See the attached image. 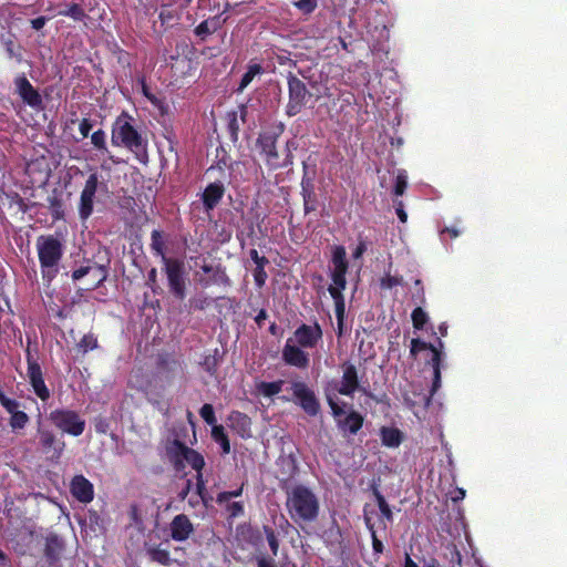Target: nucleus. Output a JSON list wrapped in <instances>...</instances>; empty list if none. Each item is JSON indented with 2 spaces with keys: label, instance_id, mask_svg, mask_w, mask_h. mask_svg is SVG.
Segmentation results:
<instances>
[{
  "label": "nucleus",
  "instance_id": "nucleus-1",
  "mask_svg": "<svg viewBox=\"0 0 567 567\" xmlns=\"http://www.w3.org/2000/svg\"><path fill=\"white\" fill-rule=\"evenodd\" d=\"M284 131L285 125L279 123L275 127L260 132L256 141V147L259 155L264 158L265 164L274 171L289 167L293 164L292 150L297 148V145L293 141H288L286 143L285 156L282 159H280L277 150L278 138L284 133Z\"/></svg>",
  "mask_w": 567,
  "mask_h": 567
},
{
  "label": "nucleus",
  "instance_id": "nucleus-2",
  "mask_svg": "<svg viewBox=\"0 0 567 567\" xmlns=\"http://www.w3.org/2000/svg\"><path fill=\"white\" fill-rule=\"evenodd\" d=\"M133 117L123 111L112 125L111 142L114 146L125 147L141 161L146 157L147 140L133 125Z\"/></svg>",
  "mask_w": 567,
  "mask_h": 567
},
{
  "label": "nucleus",
  "instance_id": "nucleus-3",
  "mask_svg": "<svg viewBox=\"0 0 567 567\" xmlns=\"http://www.w3.org/2000/svg\"><path fill=\"white\" fill-rule=\"evenodd\" d=\"M286 506L292 520L312 522L319 515V499L307 486L299 484L287 492Z\"/></svg>",
  "mask_w": 567,
  "mask_h": 567
},
{
  "label": "nucleus",
  "instance_id": "nucleus-4",
  "mask_svg": "<svg viewBox=\"0 0 567 567\" xmlns=\"http://www.w3.org/2000/svg\"><path fill=\"white\" fill-rule=\"evenodd\" d=\"M37 250L43 280L51 282L58 275V265L63 256V244L54 235H41L37 238Z\"/></svg>",
  "mask_w": 567,
  "mask_h": 567
},
{
  "label": "nucleus",
  "instance_id": "nucleus-5",
  "mask_svg": "<svg viewBox=\"0 0 567 567\" xmlns=\"http://www.w3.org/2000/svg\"><path fill=\"white\" fill-rule=\"evenodd\" d=\"M342 377L338 393L346 396H352L355 392H361L365 396H372L369 390L368 381L362 382L359 377L357 365L347 360L341 363Z\"/></svg>",
  "mask_w": 567,
  "mask_h": 567
},
{
  "label": "nucleus",
  "instance_id": "nucleus-6",
  "mask_svg": "<svg viewBox=\"0 0 567 567\" xmlns=\"http://www.w3.org/2000/svg\"><path fill=\"white\" fill-rule=\"evenodd\" d=\"M48 419L56 429L72 436H80L85 430V420L74 410L55 409Z\"/></svg>",
  "mask_w": 567,
  "mask_h": 567
},
{
  "label": "nucleus",
  "instance_id": "nucleus-7",
  "mask_svg": "<svg viewBox=\"0 0 567 567\" xmlns=\"http://www.w3.org/2000/svg\"><path fill=\"white\" fill-rule=\"evenodd\" d=\"M327 402L331 409L333 417L336 419L338 429L343 434L355 435L362 429L364 417L360 412L351 410L342 419L344 410L338 404V402L330 395H327Z\"/></svg>",
  "mask_w": 567,
  "mask_h": 567
},
{
  "label": "nucleus",
  "instance_id": "nucleus-8",
  "mask_svg": "<svg viewBox=\"0 0 567 567\" xmlns=\"http://www.w3.org/2000/svg\"><path fill=\"white\" fill-rule=\"evenodd\" d=\"M289 100L286 105V114L289 117L296 116L305 107L311 96L303 81L289 72L287 76Z\"/></svg>",
  "mask_w": 567,
  "mask_h": 567
},
{
  "label": "nucleus",
  "instance_id": "nucleus-9",
  "mask_svg": "<svg viewBox=\"0 0 567 567\" xmlns=\"http://www.w3.org/2000/svg\"><path fill=\"white\" fill-rule=\"evenodd\" d=\"M164 264V272L167 277L169 292L178 300L186 297V282L184 262L177 258L167 259Z\"/></svg>",
  "mask_w": 567,
  "mask_h": 567
},
{
  "label": "nucleus",
  "instance_id": "nucleus-10",
  "mask_svg": "<svg viewBox=\"0 0 567 567\" xmlns=\"http://www.w3.org/2000/svg\"><path fill=\"white\" fill-rule=\"evenodd\" d=\"M291 390L295 402L303 410L307 415L316 416L320 412V402L316 396L315 391L311 390L305 382H292Z\"/></svg>",
  "mask_w": 567,
  "mask_h": 567
},
{
  "label": "nucleus",
  "instance_id": "nucleus-11",
  "mask_svg": "<svg viewBox=\"0 0 567 567\" xmlns=\"http://www.w3.org/2000/svg\"><path fill=\"white\" fill-rule=\"evenodd\" d=\"M100 185V176L99 174L92 173L86 178L83 189L80 195V200L78 205L79 217L81 220H86L93 214L94 210V200L96 196V192Z\"/></svg>",
  "mask_w": 567,
  "mask_h": 567
},
{
  "label": "nucleus",
  "instance_id": "nucleus-12",
  "mask_svg": "<svg viewBox=\"0 0 567 567\" xmlns=\"http://www.w3.org/2000/svg\"><path fill=\"white\" fill-rule=\"evenodd\" d=\"M331 262L333 265V270L331 272V280L333 285H330L329 288L346 289V275L349 268V262L347 260V251L343 246L339 245L333 247Z\"/></svg>",
  "mask_w": 567,
  "mask_h": 567
},
{
  "label": "nucleus",
  "instance_id": "nucleus-13",
  "mask_svg": "<svg viewBox=\"0 0 567 567\" xmlns=\"http://www.w3.org/2000/svg\"><path fill=\"white\" fill-rule=\"evenodd\" d=\"M39 446L50 461H59L65 449V442L51 430L38 429Z\"/></svg>",
  "mask_w": 567,
  "mask_h": 567
},
{
  "label": "nucleus",
  "instance_id": "nucleus-14",
  "mask_svg": "<svg viewBox=\"0 0 567 567\" xmlns=\"http://www.w3.org/2000/svg\"><path fill=\"white\" fill-rule=\"evenodd\" d=\"M16 93L20 96L24 104L31 109L39 111L43 109V100L39 91L31 84L24 74L16 76Z\"/></svg>",
  "mask_w": 567,
  "mask_h": 567
},
{
  "label": "nucleus",
  "instance_id": "nucleus-15",
  "mask_svg": "<svg viewBox=\"0 0 567 567\" xmlns=\"http://www.w3.org/2000/svg\"><path fill=\"white\" fill-rule=\"evenodd\" d=\"M27 362H28L27 372H28L29 383H30L33 392L41 401L49 400L51 396V393L44 382L41 365L39 364V362L37 360L31 358L30 353H28Z\"/></svg>",
  "mask_w": 567,
  "mask_h": 567
},
{
  "label": "nucleus",
  "instance_id": "nucleus-16",
  "mask_svg": "<svg viewBox=\"0 0 567 567\" xmlns=\"http://www.w3.org/2000/svg\"><path fill=\"white\" fill-rule=\"evenodd\" d=\"M322 328L316 321L313 324L301 323L293 331V342L305 349H313L322 340Z\"/></svg>",
  "mask_w": 567,
  "mask_h": 567
},
{
  "label": "nucleus",
  "instance_id": "nucleus-17",
  "mask_svg": "<svg viewBox=\"0 0 567 567\" xmlns=\"http://www.w3.org/2000/svg\"><path fill=\"white\" fill-rule=\"evenodd\" d=\"M289 338L282 349V360L287 365L298 369H307L310 363L309 354Z\"/></svg>",
  "mask_w": 567,
  "mask_h": 567
},
{
  "label": "nucleus",
  "instance_id": "nucleus-18",
  "mask_svg": "<svg viewBox=\"0 0 567 567\" xmlns=\"http://www.w3.org/2000/svg\"><path fill=\"white\" fill-rule=\"evenodd\" d=\"M264 536L269 545L271 556L260 554L256 557L258 567H277L275 558L279 551V537L278 533L269 525L262 526Z\"/></svg>",
  "mask_w": 567,
  "mask_h": 567
},
{
  "label": "nucleus",
  "instance_id": "nucleus-19",
  "mask_svg": "<svg viewBox=\"0 0 567 567\" xmlns=\"http://www.w3.org/2000/svg\"><path fill=\"white\" fill-rule=\"evenodd\" d=\"M72 496L81 503H90L94 498L93 484L82 474L75 475L70 483Z\"/></svg>",
  "mask_w": 567,
  "mask_h": 567
},
{
  "label": "nucleus",
  "instance_id": "nucleus-20",
  "mask_svg": "<svg viewBox=\"0 0 567 567\" xmlns=\"http://www.w3.org/2000/svg\"><path fill=\"white\" fill-rule=\"evenodd\" d=\"M171 537L175 542H185L194 533V525L185 514L176 515L169 524Z\"/></svg>",
  "mask_w": 567,
  "mask_h": 567
},
{
  "label": "nucleus",
  "instance_id": "nucleus-21",
  "mask_svg": "<svg viewBox=\"0 0 567 567\" xmlns=\"http://www.w3.org/2000/svg\"><path fill=\"white\" fill-rule=\"evenodd\" d=\"M301 196L303 199V210L305 214H310L317 210V195L315 193L313 179L308 176L307 165L303 163V176L301 178Z\"/></svg>",
  "mask_w": 567,
  "mask_h": 567
},
{
  "label": "nucleus",
  "instance_id": "nucleus-22",
  "mask_svg": "<svg viewBox=\"0 0 567 567\" xmlns=\"http://www.w3.org/2000/svg\"><path fill=\"white\" fill-rule=\"evenodd\" d=\"M225 186L221 182H214L206 186L202 194V202L206 212L213 210L225 194Z\"/></svg>",
  "mask_w": 567,
  "mask_h": 567
},
{
  "label": "nucleus",
  "instance_id": "nucleus-23",
  "mask_svg": "<svg viewBox=\"0 0 567 567\" xmlns=\"http://www.w3.org/2000/svg\"><path fill=\"white\" fill-rule=\"evenodd\" d=\"M229 427L241 437L250 436L251 420L250 417L239 411H231L227 417Z\"/></svg>",
  "mask_w": 567,
  "mask_h": 567
},
{
  "label": "nucleus",
  "instance_id": "nucleus-24",
  "mask_svg": "<svg viewBox=\"0 0 567 567\" xmlns=\"http://www.w3.org/2000/svg\"><path fill=\"white\" fill-rule=\"evenodd\" d=\"M93 274L95 282L92 286V289L97 288L103 281H105L107 277V269L105 266L95 265L92 266H81L72 272V279L74 281L82 279L86 275Z\"/></svg>",
  "mask_w": 567,
  "mask_h": 567
},
{
  "label": "nucleus",
  "instance_id": "nucleus-25",
  "mask_svg": "<svg viewBox=\"0 0 567 567\" xmlns=\"http://www.w3.org/2000/svg\"><path fill=\"white\" fill-rule=\"evenodd\" d=\"M199 284L204 288H208L213 285L230 287L231 280L227 275L225 267H223L221 265H216V269L214 270V272L210 274L208 277L200 278Z\"/></svg>",
  "mask_w": 567,
  "mask_h": 567
},
{
  "label": "nucleus",
  "instance_id": "nucleus-26",
  "mask_svg": "<svg viewBox=\"0 0 567 567\" xmlns=\"http://www.w3.org/2000/svg\"><path fill=\"white\" fill-rule=\"evenodd\" d=\"M184 449L189 447L179 440H173L166 446V454L177 471L184 467V457L186 455V453L183 451Z\"/></svg>",
  "mask_w": 567,
  "mask_h": 567
},
{
  "label": "nucleus",
  "instance_id": "nucleus-27",
  "mask_svg": "<svg viewBox=\"0 0 567 567\" xmlns=\"http://www.w3.org/2000/svg\"><path fill=\"white\" fill-rule=\"evenodd\" d=\"M223 20L220 16L210 17L204 21H202L195 29L194 33L202 41H205L208 35L215 33L223 25Z\"/></svg>",
  "mask_w": 567,
  "mask_h": 567
},
{
  "label": "nucleus",
  "instance_id": "nucleus-28",
  "mask_svg": "<svg viewBox=\"0 0 567 567\" xmlns=\"http://www.w3.org/2000/svg\"><path fill=\"white\" fill-rule=\"evenodd\" d=\"M238 534L248 545L258 549L264 543V532L250 525L240 526Z\"/></svg>",
  "mask_w": 567,
  "mask_h": 567
},
{
  "label": "nucleus",
  "instance_id": "nucleus-29",
  "mask_svg": "<svg viewBox=\"0 0 567 567\" xmlns=\"http://www.w3.org/2000/svg\"><path fill=\"white\" fill-rule=\"evenodd\" d=\"M63 542L56 535L47 537L44 555L50 564L56 563L63 551Z\"/></svg>",
  "mask_w": 567,
  "mask_h": 567
},
{
  "label": "nucleus",
  "instance_id": "nucleus-30",
  "mask_svg": "<svg viewBox=\"0 0 567 567\" xmlns=\"http://www.w3.org/2000/svg\"><path fill=\"white\" fill-rule=\"evenodd\" d=\"M343 290L344 289H341V288H328V291H329L331 298L333 299L334 306H336V317H337V321H338L339 336L342 334V327H343V319H344V311H346L344 298L342 295Z\"/></svg>",
  "mask_w": 567,
  "mask_h": 567
},
{
  "label": "nucleus",
  "instance_id": "nucleus-31",
  "mask_svg": "<svg viewBox=\"0 0 567 567\" xmlns=\"http://www.w3.org/2000/svg\"><path fill=\"white\" fill-rule=\"evenodd\" d=\"M150 246L153 254L157 257H161L162 262L166 261L167 259H171L169 257L166 256L165 239L162 230L154 229L151 233Z\"/></svg>",
  "mask_w": 567,
  "mask_h": 567
},
{
  "label": "nucleus",
  "instance_id": "nucleus-32",
  "mask_svg": "<svg viewBox=\"0 0 567 567\" xmlns=\"http://www.w3.org/2000/svg\"><path fill=\"white\" fill-rule=\"evenodd\" d=\"M382 444L388 447H398L402 442V433L396 427L383 426L380 430Z\"/></svg>",
  "mask_w": 567,
  "mask_h": 567
},
{
  "label": "nucleus",
  "instance_id": "nucleus-33",
  "mask_svg": "<svg viewBox=\"0 0 567 567\" xmlns=\"http://www.w3.org/2000/svg\"><path fill=\"white\" fill-rule=\"evenodd\" d=\"M58 14L71 18L75 22H82L87 18L84 8L76 2L66 4L62 10L59 11Z\"/></svg>",
  "mask_w": 567,
  "mask_h": 567
},
{
  "label": "nucleus",
  "instance_id": "nucleus-34",
  "mask_svg": "<svg viewBox=\"0 0 567 567\" xmlns=\"http://www.w3.org/2000/svg\"><path fill=\"white\" fill-rule=\"evenodd\" d=\"M265 72L262 65L260 63H249L247 66V71L244 73L238 89V92H243L255 79L256 75H260Z\"/></svg>",
  "mask_w": 567,
  "mask_h": 567
},
{
  "label": "nucleus",
  "instance_id": "nucleus-35",
  "mask_svg": "<svg viewBox=\"0 0 567 567\" xmlns=\"http://www.w3.org/2000/svg\"><path fill=\"white\" fill-rule=\"evenodd\" d=\"M184 453H186L184 461L187 462V464L196 471V474L202 473V470L205 466V460L204 456L197 452L196 450L189 447L184 449Z\"/></svg>",
  "mask_w": 567,
  "mask_h": 567
},
{
  "label": "nucleus",
  "instance_id": "nucleus-36",
  "mask_svg": "<svg viewBox=\"0 0 567 567\" xmlns=\"http://www.w3.org/2000/svg\"><path fill=\"white\" fill-rule=\"evenodd\" d=\"M424 350L431 351L432 357H434L435 353L441 357V351L434 344L425 342V341H423V340H421L419 338H415V339L411 340L410 355L413 359H416L417 353L421 352V351H424Z\"/></svg>",
  "mask_w": 567,
  "mask_h": 567
},
{
  "label": "nucleus",
  "instance_id": "nucleus-37",
  "mask_svg": "<svg viewBox=\"0 0 567 567\" xmlns=\"http://www.w3.org/2000/svg\"><path fill=\"white\" fill-rule=\"evenodd\" d=\"M212 437L220 445L223 454L230 453V442L223 425H214L212 427Z\"/></svg>",
  "mask_w": 567,
  "mask_h": 567
},
{
  "label": "nucleus",
  "instance_id": "nucleus-38",
  "mask_svg": "<svg viewBox=\"0 0 567 567\" xmlns=\"http://www.w3.org/2000/svg\"><path fill=\"white\" fill-rule=\"evenodd\" d=\"M147 555L152 561L158 563L163 566H168L172 563L169 551L161 548V546H153L147 549Z\"/></svg>",
  "mask_w": 567,
  "mask_h": 567
},
{
  "label": "nucleus",
  "instance_id": "nucleus-39",
  "mask_svg": "<svg viewBox=\"0 0 567 567\" xmlns=\"http://www.w3.org/2000/svg\"><path fill=\"white\" fill-rule=\"evenodd\" d=\"M97 348V338L92 332L84 334L76 343V350L82 354H86L89 351L95 350Z\"/></svg>",
  "mask_w": 567,
  "mask_h": 567
},
{
  "label": "nucleus",
  "instance_id": "nucleus-40",
  "mask_svg": "<svg viewBox=\"0 0 567 567\" xmlns=\"http://www.w3.org/2000/svg\"><path fill=\"white\" fill-rule=\"evenodd\" d=\"M284 380H277L272 382H260L258 384V391L266 398H271L281 392Z\"/></svg>",
  "mask_w": 567,
  "mask_h": 567
},
{
  "label": "nucleus",
  "instance_id": "nucleus-41",
  "mask_svg": "<svg viewBox=\"0 0 567 567\" xmlns=\"http://www.w3.org/2000/svg\"><path fill=\"white\" fill-rule=\"evenodd\" d=\"M430 363L433 368V382L431 388V396L435 394V392L441 386V358L435 353L434 357L431 358Z\"/></svg>",
  "mask_w": 567,
  "mask_h": 567
},
{
  "label": "nucleus",
  "instance_id": "nucleus-42",
  "mask_svg": "<svg viewBox=\"0 0 567 567\" xmlns=\"http://www.w3.org/2000/svg\"><path fill=\"white\" fill-rule=\"evenodd\" d=\"M218 349H215L213 354H207L200 362L202 368L209 374L215 375L218 369L219 359L217 357Z\"/></svg>",
  "mask_w": 567,
  "mask_h": 567
},
{
  "label": "nucleus",
  "instance_id": "nucleus-43",
  "mask_svg": "<svg viewBox=\"0 0 567 567\" xmlns=\"http://www.w3.org/2000/svg\"><path fill=\"white\" fill-rule=\"evenodd\" d=\"M364 523H365V526H367V528L369 529V532L371 534L373 551L375 554H382L383 549H384V546H383L382 542L378 538L377 532H375V528H374V524L372 523L371 517H369L367 515V513H364Z\"/></svg>",
  "mask_w": 567,
  "mask_h": 567
},
{
  "label": "nucleus",
  "instance_id": "nucleus-44",
  "mask_svg": "<svg viewBox=\"0 0 567 567\" xmlns=\"http://www.w3.org/2000/svg\"><path fill=\"white\" fill-rule=\"evenodd\" d=\"M30 422L29 415L22 411L19 410L18 412L13 413L10 416L9 425L13 431L23 430L27 424Z\"/></svg>",
  "mask_w": 567,
  "mask_h": 567
},
{
  "label": "nucleus",
  "instance_id": "nucleus-45",
  "mask_svg": "<svg viewBox=\"0 0 567 567\" xmlns=\"http://www.w3.org/2000/svg\"><path fill=\"white\" fill-rule=\"evenodd\" d=\"M374 496L382 517L391 523L393 520V513L390 505L378 489L374 491Z\"/></svg>",
  "mask_w": 567,
  "mask_h": 567
},
{
  "label": "nucleus",
  "instance_id": "nucleus-46",
  "mask_svg": "<svg viewBox=\"0 0 567 567\" xmlns=\"http://www.w3.org/2000/svg\"><path fill=\"white\" fill-rule=\"evenodd\" d=\"M227 132L229 134V140L233 143H236L238 141V134H239V123L237 118V113L231 112L227 114Z\"/></svg>",
  "mask_w": 567,
  "mask_h": 567
},
{
  "label": "nucleus",
  "instance_id": "nucleus-47",
  "mask_svg": "<svg viewBox=\"0 0 567 567\" xmlns=\"http://www.w3.org/2000/svg\"><path fill=\"white\" fill-rule=\"evenodd\" d=\"M411 319L414 329L422 330L429 321V316L421 307H416L411 313Z\"/></svg>",
  "mask_w": 567,
  "mask_h": 567
},
{
  "label": "nucleus",
  "instance_id": "nucleus-48",
  "mask_svg": "<svg viewBox=\"0 0 567 567\" xmlns=\"http://www.w3.org/2000/svg\"><path fill=\"white\" fill-rule=\"evenodd\" d=\"M0 404L10 414V416L20 410L21 403L16 399L8 398L0 389Z\"/></svg>",
  "mask_w": 567,
  "mask_h": 567
},
{
  "label": "nucleus",
  "instance_id": "nucleus-49",
  "mask_svg": "<svg viewBox=\"0 0 567 567\" xmlns=\"http://www.w3.org/2000/svg\"><path fill=\"white\" fill-rule=\"evenodd\" d=\"M406 187H408V175H406V172L405 171H399V173L396 175V178H395V184H394V187H393V194L395 196H402L405 193Z\"/></svg>",
  "mask_w": 567,
  "mask_h": 567
},
{
  "label": "nucleus",
  "instance_id": "nucleus-50",
  "mask_svg": "<svg viewBox=\"0 0 567 567\" xmlns=\"http://www.w3.org/2000/svg\"><path fill=\"white\" fill-rule=\"evenodd\" d=\"M91 143L100 152H107L106 134L103 130H97L91 135Z\"/></svg>",
  "mask_w": 567,
  "mask_h": 567
},
{
  "label": "nucleus",
  "instance_id": "nucleus-51",
  "mask_svg": "<svg viewBox=\"0 0 567 567\" xmlns=\"http://www.w3.org/2000/svg\"><path fill=\"white\" fill-rule=\"evenodd\" d=\"M49 209H50V214L54 221L63 219L64 209H63V204H62L61 199H59L56 197L50 198Z\"/></svg>",
  "mask_w": 567,
  "mask_h": 567
},
{
  "label": "nucleus",
  "instance_id": "nucleus-52",
  "mask_svg": "<svg viewBox=\"0 0 567 567\" xmlns=\"http://www.w3.org/2000/svg\"><path fill=\"white\" fill-rule=\"evenodd\" d=\"M199 415L208 425H212V427L217 425V419L215 416V411L212 404L205 403L199 410Z\"/></svg>",
  "mask_w": 567,
  "mask_h": 567
},
{
  "label": "nucleus",
  "instance_id": "nucleus-53",
  "mask_svg": "<svg viewBox=\"0 0 567 567\" xmlns=\"http://www.w3.org/2000/svg\"><path fill=\"white\" fill-rule=\"evenodd\" d=\"M212 298L202 293L189 300V305L194 310H205L212 305Z\"/></svg>",
  "mask_w": 567,
  "mask_h": 567
},
{
  "label": "nucleus",
  "instance_id": "nucleus-54",
  "mask_svg": "<svg viewBox=\"0 0 567 567\" xmlns=\"http://www.w3.org/2000/svg\"><path fill=\"white\" fill-rule=\"evenodd\" d=\"M293 6L308 16L316 10L318 2L317 0H298L293 2Z\"/></svg>",
  "mask_w": 567,
  "mask_h": 567
},
{
  "label": "nucleus",
  "instance_id": "nucleus-55",
  "mask_svg": "<svg viewBox=\"0 0 567 567\" xmlns=\"http://www.w3.org/2000/svg\"><path fill=\"white\" fill-rule=\"evenodd\" d=\"M243 488H244V484L239 488H237V489L220 492L217 495V498H216L217 503L218 504H223V503L228 502L231 498H236V497L241 496Z\"/></svg>",
  "mask_w": 567,
  "mask_h": 567
},
{
  "label": "nucleus",
  "instance_id": "nucleus-56",
  "mask_svg": "<svg viewBox=\"0 0 567 567\" xmlns=\"http://www.w3.org/2000/svg\"><path fill=\"white\" fill-rule=\"evenodd\" d=\"M402 284V279L396 276L385 275L380 279V287L383 289H392Z\"/></svg>",
  "mask_w": 567,
  "mask_h": 567
},
{
  "label": "nucleus",
  "instance_id": "nucleus-57",
  "mask_svg": "<svg viewBox=\"0 0 567 567\" xmlns=\"http://www.w3.org/2000/svg\"><path fill=\"white\" fill-rule=\"evenodd\" d=\"M252 275H254V281H255L256 287L262 288L268 278V275H267L265 268L255 267Z\"/></svg>",
  "mask_w": 567,
  "mask_h": 567
},
{
  "label": "nucleus",
  "instance_id": "nucleus-58",
  "mask_svg": "<svg viewBox=\"0 0 567 567\" xmlns=\"http://www.w3.org/2000/svg\"><path fill=\"white\" fill-rule=\"evenodd\" d=\"M146 285L152 289L154 293H157L158 290H161L158 282H157V269L151 268L147 274V281Z\"/></svg>",
  "mask_w": 567,
  "mask_h": 567
},
{
  "label": "nucleus",
  "instance_id": "nucleus-59",
  "mask_svg": "<svg viewBox=\"0 0 567 567\" xmlns=\"http://www.w3.org/2000/svg\"><path fill=\"white\" fill-rule=\"evenodd\" d=\"M227 512L231 518L239 517L244 515V505L241 502H233L228 504Z\"/></svg>",
  "mask_w": 567,
  "mask_h": 567
},
{
  "label": "nucleus",
  "instance_id": "nucleus-60",
  "mask_svg": "<svg viewBox=\"0 0 567 567\" xmlns=\"http://www.w3.org/2000/svg\"><path fill=\"white\" fill-rule=\"evenodd\" d=\"M92 127H93V123L90 118L84 117L81 120V122L79 124V131L83 138L89 136Z\"/></svg>",
  "mask_w": 567,
  "mask_h": 567
},
{
  "label": "nucleus",
  "instance_id": "nucleus-61",
  "mask_svg": "<svg viewBox=\"0 0 567 567\" xmlns=\"http://www.w3.org/2000/svg\"><path fill=\"white\" fill-rule=\"evenodd\" d=\"M205 492H206V485H205V481L203 477V473H198V474H196V493L203 501H205V496H204Z\"/></svg>",
  "mask_w": 567,
  "mask_h": 567
},
{
  "label": "nucleus",
  "instance_id": "nucleus-62",
  "mask_svg": "<svg viewBox=\"0 0 567 567\" xmlns=\"http://www.w3.org/2000/svg\"><path fill=\"white\" fill-rule=\"evenodd\" d=\"M158 365L162 368V369H167V370H172L174 367H178L179 365V362L175 359H171L168 357H162L159 359V362H158Z\"/></svg>",
  "mask_w": 567,
  "mask_h": 567
},
{
  "label": "nucleus",
  "instance_id": "nucleus-63",
  "mask_svg": "<svg viewBox=\"0 0 567 567\" xmlns=\"http://www.w3.org/2000/svg\"><path fill=\"white\" fill-rule=\"evenodd\" d=\"M109 422L103 417H99L94 422V427L97 433L105 434L109 430Z\"/></svg>",
  "mask_w": 567,
  "mask_h": 567
},
{
  "label": "nucleus",
  "instance_id": "nucleus-64",
  "mask_svg": "<svg viewBox=\"0 0 567 567\" xmlns=\"http://www.w3.org/2000/svg\"><path fill=\"white\" fill-rule=\"evenodd\" d=\"M395 213L401 223H405L408 220V214L404 210V205L402 200L395 203Z\"/></svg>",
  "mask_w": 567,
  "mask_h": 567
}]
</instances>
